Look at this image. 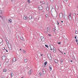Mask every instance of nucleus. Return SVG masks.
I'll return each instance as SVG.
<instances>
[{
    "mask_svg": "<svg viewBox=\"0 0 78 78\" xmlns=\"http://www.w3.org/2000/svg\"><path fill=\"white\" fill-rule=\"evenodd\" d=\"M51 15L53 17H54L53 15L54 16H55V14H56V17H57V15L58 14H57V12L56 11L55 9L52 8L51 9Z\"/></svg>",
    "mask_w": 78,
    "mask_h": 78,
    "instance_id": "nucleus-1",
    "label": "nucleus"
},
{
    "mask_svg": "<svg viewBox=\"0 0 78 78\" xmlns=\"http://www.w3.org/2000/svg\"><path fill=\"white\" fill-rule=\"evenodd\" d=\"M5 41L8 46V47H9V51H11L12 50V47L11 46V44L9 43V41H8V40L6 39Z\"/></svg>",
    "mask_w": 78,
    "mask_h": 78,
    "instance_id": "nucleus-2",
    "label": "nucleus"
},
{
    "mask_svg": "<svg viewBox=\"0 0 78 78\" xmlns=\"http://www.w3.org/2000/svg\"><path fill=\"white\" fill-rule=\"evenodd\" d=\"M41 39L42 42H44L45 40V37H41Z\"/></svg>",
    "mask_w": 78,
    "mask_h": 78,
    "instance_id": "nucleus-3",
    "label": "nucleus"
},
{
    "mask_svg": "<svg viewBox=\"0 0 78 78\" xmlns=\"http://www.w3.org/2000/svg\"><path fill=\"white\" fill-rule=\"evenodd\" d=\"M3 40L1 38H0V45H2L3 44Z\"/></svg>",
    "mask_w": 78,
    "mask_h": 78,
    "instance_id": "nucleus-4",
    "label": "nucleus"
},
{
    "mask_svg": "<svg viewBox=\"0 0 78 78\" xmlns=\"http://www.w3.org/2000/svg\"><path fill=\"white\" fill-rule=\"evenodd\" d=\"M64 19H65L66 20L68 19V16H67L66 15H64Z\"/></svg>",
    "mask_w": 78,
    "mask_h": 78,
    "instance_id": "nucleus-5",
    "label": "nucleus"
},
{
    "mask_svg": "<svg viewBox=\"0 0 78 78\" xmlns=\"http://www.w3.org/2000/svg\"><path fill=\"white\" fill-rule=\"evenodd\" d=\"M59 17L60 18L62 19V18L63 17V15H62V13L60 14L59 15Z\"/></svg>",
    "mask_w": 78,
    "mask_h": 78,
    "instance_id": "nucleus-6",
    "label": "nucleus"
},
{
    "mask_svg": "<svg viewBox=\"0 0 78 78\" xmlns=\"http://www.w3.org/2000/svg\"><path fill=\"white\" fill-rule=\"evenodd\" d=\"M6 59V57L5 55H4L2 57V59L3 60H5Z\"/></svg>",
    "mask_w": 78,
    "mask_h": 78,
    "instance_id": "nucleus-7",
    "label": "nucleus"
},
{
    "mask_svg": "<svg viewBox=\"0 0 78 78\" xmlns=\"http://www.w3.org/2000/svg\"><path fill=\"white\" fill-rule=\"evenodd\" d=\"M43 8L42 6H39L38 7V9L39 10H42V9Z\"/></svg>",
    "mask_w": 78,
    "mask_h": 78,
    "instance_id": "nucleus-8",
    "label": "nucleus"
},
{
    "mask_svg": "<svg viewBox=\"0 0 78 78\" xmlns=\"http://www.w3.org/2000/svg\"><path fill=\"white\" fill-rule=\"evenodd\" d=\"M69 19L70 20H72V16H71L70 15L69 16Z\"/></svg>",
    "mask_w": 78,
    "mask_h": 78,
    "instance_id": "nucleus-9",
    "label": "nucleus"
},
{
    "mask_svg": "<svg viewBox=\"0 0 78 78\" xmlns=\"http://www.w3.org/2000/svg\"><path fill=\"white\" fill-rule=\"evenodd\" d=\"M48 58H51V55H50V54H48Z\"/></svg>",
    "mask_w": 78,
    "mask_h": 78,
    "instance_id": "nucleus-10",
    "label": "nucleus"
},
{
    "mask_svg": "<svg viewBox=\"0 0 78 78\" xmlns=\"http://www.w3.org/2000/svg\"><path fill=\"white\" fill-rule=\"evenodd\" d=\"M23 19L24 20H27V16H24L23 17Z\"/></svg>",
    "mask_w": 78,
    "mask_h": 78,
    "instance_id": "nucleus-11",
    "label": "nucleus"
},
{
    "mask_svg": "<svg viewBox=\"0 0 78 78\" xmlns=\"http://www.w3.org/2000/svg\"><path fill=\"white\" fill-rule=\"evenodd\" d=\"M49 46H50V47L51 48V51H52V48H51V47H54L53 46L50 45Z\"/></svg>",
    "mask_w": 78,
    "mask_h": 78,
    "instance_id": "nucleus-12",
    "label": "nucleus"
},
{
    "mask_svg": "<svg viewBox=\"0 0 78 78\" xmlns=\"http://www.w3.org/2000/svg\"><path fill=\"white\" fill-rule=\"evenodd\" d=\"M32 70L31 69H30V70L29 72V75H31V71Z\"/></svg>",
    "mask_w": 78,
    "mask_h": 78,
    "instance_id": "nucleus-13",
    "label": "nucleus"
},
{
    "mask_svg": "<svg viewBox=\"0 0 78 78\" xmlns=\"http://www.w3.org/2000/svg\"><path fill=\"white\" fill-rule=\"evenodd\" d=\"M13 61L14 62H16V61H17V59H16V58H14L13 59Z\"/></svg>",
    "mask_w": 78,
    "mask_h": 78,
    "instance_id": "nucleus-14",
    "label": "nucleus"
},
{
    "mask_svg": "<svg viewBox=\"0 0 78 78\" xmlns=\"http://www.w3.org/2000/svg\"><path fill=\"white\" fill-rule=\"evenodd\" d=\"M54 62H55V63H58V61L56 59H55L54 60Z\"/></svg>",
    "mask_w": 78,
    "mask_h": 78,
    "instance_id": "nucleus-15",
    "label": "nucleus"
},
{
    "mask_svg": "<svg viewBox=\"0 0 78 78\" xmlns=\"http://www.w3.org/2000/svg\"><path fill=\"white\" fill-rule=\"evenodd\" d=\"M11 75L12 77V76H13V75H14V73H12V72L11 73Z\"/></svg>",
    "mask_w": 78,
    "mask_h": 78,
    "instance_id": "nucleus-16",
    "label": "nucleus"
},
{
    "mask_svg": "<svg viewBox=\"0 0 78 78\" xmlns=\"http://www.w3.org/2000/svg\"><path fill=\"white\" fill-rule=\"evenodd\" d=\"M47 61L45 62L44 63V64L45 66H45H46V65H47Z\"/></svg>",
    "mask_w": 78,
    "mask_h": 78,
    "instance_id": "nucleus-17",
    "label": "nucleus"
},
{
    "mask_svg": "<svg viewBox=\"0 0 78 78\" xmlns=\"http://www.w3.org/2000/svg\"><path fill=\"white\" fill-rule=\"evenodd\" d=\"M29 19H30V20L32 19V16H29Z\"/></svg>",
    "mask_w": 78,
    "mask_h": 78,
    "instance_id": "nucleus-18",
    "label": "nucleus"
},
{
    "mask_svg": "<svg viewBox=\"0 0 78 78\" xmlns=\"http://www.w3.org/2000/svg\"><path fill=\"white\" fill-rule=\"evenodd\" d=\"M39 75H40V76H42V73H40Z\"/></svg>",
    "mask_w": 78,
    "mask_h": 78,
    "instance_id": "nucleus-19",
    "label": "nucleus"
},
{
    "mask_svg": "<svg viewBox=\"0 0 78 78\" xmlns=\"http://www.w3.org/2000/svg\"><path fill=\"white\" fill-rule=\"evenodd\" d=\"M46 10L47 11H49V7H47L46 8Z\"/></svg>",
    "mask_w": 78,
    "mask_h": 78,
    "instance_id": "nucleus-20",
    "label": "nucleus"
},
{
    "mask_svg": "<svg viewBox=\"0 0 78 78\" xmlns=\"http://www.w3.org/2000/svg\"><path fill=\"white\" fill-rule=\"evenodd\" d=\"M42 72H43V74H45V73H44V72H45V71L44 69L42 70Z\"/></svg>",
    "mask_w": 78,
    "mask_h": 78,
    "instance_id": "nucleus-21",
    "label": "nucleus"
},
{
    "mask_svg": "<svg viewBox=\"0 0 78 78\" xmlns=\"http://www.w3.org/2000/svg\"><path fill=\"white\" fill-rule=\"evenodd\" d=\"M24 62H27V59H25L24 60Z\"/></svg>",
    "mask_w": 78,
    "mask_h": 78,
    "instance_id": "nucleus-22",
    "label": "nucleus"
},
{
    "mask_svg": "<svg viewBox=\"0 0 78 78\" xmlns=\"http://www.w3.org/2000/svg\"><path fill=\"white\" fill-rule=\"evenodd\" d=\"M47 30L48 31H50V28L48 27L47 28Z\"/></svg>",
    "mask_w": 78,
    "mask_h": 78,
    "instance_id": "nucleus-23",
    "label": "nucleus"
},
{
    "mask_svg": "<svg viewBox=\"0 0 78 78\" xmlns=\"http://www.w3.org/2000/svg\"><path fill=\"white\" fill-rule=\"evenodd\" d=\"M9 22H10V23H11V22H12L11 21V19H9Z\"/></svg>",
    "mask_w": 78,
    "mask_h": 78,
    "instance_id": "nucleus-24",
    "label": "nucleus"
},
{
    "mask_svg": "<svg viewBox=\"0 0 78 78\" xmlns=\"http://www.w3.org/2000/svg\"><path fill=\"white\" fill-rule=\"evenodd\" d=\"M50 1L52 2L53 3L55 2V0H50Z\"/></svg>",
    "mask_w": 78,
    "mask_h": 78,
    "instance_id": "nucleus-25",
    "label": "nucleus"
},
{
    "mask_svg": "<svg viewBox=\"0 0 78 78\" xmlns=\"http://www.w3.org/2000/svg\"><path fill=\"white\" fill-rule=\"evenodd\" d=\"M55 48H53V52H54V53H55V52H56V50H55V49H54Z\"/></svg>",
    "mask_w": 78,
    "mask_h": 78,
    "instance_id": "nucleus-26",
    "label": "nucleus"
},
{
    "mask_svg": "<svg viewBox=\"0 0 78 78\" xmlns=\"http://www.w3.org/2000/svg\"><path fill=\"white\" fill-rule=\"evenodd\" d=\"M20 39H21V40H22V41H23V37H20Z\"/></svg>",
    "mask_w": 78,
    "mask_h": 78,
    "instance_id": "nucleus-27",
    "label": "nucleus"
},
{
    "mask_svg": "<svg viewBox=\"0 0 78 78\" xmlns=\"http://www.w3.org/2000/svg\"><path fill=\"white\" fill-rule=\"evenodd\" d=\"M49 70H50V71H51V69H52V68H51V67H50V66H49Z\"/></svg>",
    "mask_w": 78,
    "mask_h": 78,
    "instance_id": "nucleus-28",
    "label": "nucleus"
},
{
    "mask_svg": "<svg viewBox=\"0 0 78 78\" xmlns=\"http://www.w3.org/2000/svg\"><path fill=\"white\" fill-rule=\"evenodd\" d=\"M75 33H76V34H78V30H76Z\"/></svg>",
    "mask_w": 78,
    "mask_h": 78,
    "instance_id": "nucleus-29",
    "label": "nucleus"
},
{
    "mask_svg": "<svg viewBox=\"0 0 78 78\" xmlns=\"http://www.w3.org/2000/svg\"><path fill=\"white\" fill-rule=\"evenodd\" d=\"M27 2L28 3H30V0H28L27 1Z\"/></svg>",
    "mask_w": 78,
    "mask_h": 78,
    "instance_id": "nucleus-30",
    "label": "nucleus"
},
{
    "mask_svg": "<svg viewBox=\"0 0 78 78\" xmlns=\"http://www.w3.org/2000/svg\"><path fill=\"white\" fill-rule=\"evenodd\" d=\"M45 16L46 17H48V14H46Z\"/></svg>",
    "mask_w": 78,
    "mask_h": 78,
    "instance_id": "nucleus-31",
    "label": "nucleus"
},
{
    "mask_svg": "<svg viewBox=\"0 0 78 78\" xmlns=\"http://www.w3.org/2000/svg\"><path fill=\"white\" fill-rule=\"evenodd\" d=\"M45 46L46 47H47V48H48V45L46 44L45 45Z\"/></svg>",
    "mask_w": 78,
    "mask_h": 78,
    "instance_id": "nucleus-32",
    "label": "nucleus"
},
{
    "mask_svg": "<svg viewBox=\"0 0 78 78\" xmlns=\"http://www.w3.org/2000/svg\"><path fill=\"white\" fill-rule=\"evenodd\" d=\"M0 17H1V18H2V20H3V17L1 15H0Z\"/></svg>",
    "mask_w": 78,
    "mask_h": 78,
    "instance_id": "nucleus-33",
    "label": "nucleus"
},
{
    "mask_svg": "<svg viewBox=\"0 0 78 78\" xmlns=\"http://www.w3.org/2000/svg\"><path fill=\"white\" fill-rule=\"evenodd\" d=\"M3 71L4 72H6V69H4Z\"/></svg>",
    "mask_w": 78,
    "mask_h": 78,
    "instance_id": "nucleus-34",
    "label": "nucleus"
},
{
    "mask_svg": "<svg viewBox=\"0 0 78 78\" xmlns=\"http://www.w3.org/2000/svg\"><path fill=\"white\" fill-rule=\"evenodd\" d=\"M76 42H77V43H78V40H77V39L76 40Z\"/></svg>",
    "mask_w": 78,
    "mask_h": 78,
    "instance_id": "nucleus-35",
    "label": "nucleus"
},
{
    "mask_svg": "<svg viewBox=\"0 0 78 78\" xmlns=\"http://www.w3.org/2000/svg\"><path fill=\"white\" fill-rule=\"evenodd\" d=\"M56 24H57V25H59V22H57Z\"/></svg>",
    "mask_w": 78,
    "mask_h": 78,
    "instance_id": "nucleus-36",
    "label": "nucleus"
},
{
    "mask_svg": "<svg viewBox=\"0 0 78 78\" xmlns=\"http://www.w3.org/2000/svg\"><path fill=\"white\" fill-rule=\"evenodd\" d=\"M78 19V18H76V17H75V20H76Z\"/></svg>",
    "mask_w": 78,
    "mask_h": 78,
    "instance_id": "nucleus-37",
    "label": "nucleus"
},
{
    "mask_svg": "<svg viewBox=\"0 0 78 78\" xmlns=\"http://www.w3.org/2000/svg\"><path fill=\"white\" fill-rule=\"evenodd\" d=\"M0 13H1V14H2V11L1 10H0Z\"/></svg>",
    "mask_w": 78,
    "mask_h": 78,
    "instance_id": "nucleus-38",
    "label": "nucleus"
},
{
    "mask_svg": "<svg viewBox=\"0 0 78 78\" xmlns=\"http://www.w3.org/2000/svg\"><path fill=\"white\" fill-rule=\"evenodd\" d=\"M23 53H25V52H26V51H25V50H23Z\"/></svg>",
    "mask_w": 78,
    "mask_h": 78,
    "instance_id": "nucleus-39",
    "label": "nucleus"
},
{
    "mask_svg": "<svg viewBox=\"0 0 78 78\" xmlns=\"http://www.w3.org/2000/svg\"><path fill=\"white\" fill-rule=\"evenodd\" d=\"M73 16H75V15H76V14L75 13H73Z\"/></svg>",
    "mask_w": 78,
    "mask_h": 78,
    "instance_id": "nucleus-40",
    "label": "nucleus"
},
{
    "mask_svg": "<svg viewBox=\"0 0 78 78\" xmlns=\"http://www.w3.org/2000/svg\"><path fill=\"white\" fill-rule=\"evenodd\" d=\"M48 35L49 36H51V35L50 34H48Z\"/></svg>",
    "mask_w": 78,
    "mask_h": 78,
    "instance_id": "nucleus-41",
    "label": "nucleus"
},
{
    "mask_svg": "<svg viewBox=\"0 0 78 78\" xmlns=\"http://www.w3.org/2000/svg\"><path fill=\"white\" fill-rule=\"evenodd\" d=\"M61 44V42H59L58 43V44Z\"/></svg>",
    "mask_w": 78,
    "mask_h": 78,
    "instance_id": "nucleus-42",
    "label": "nucleus"
},
{
    "mask_svg": "<svg viewBox=\"0 0 78 78\" xmlns=\"http://www.w3.org/2000/svg\"><path fill=\"white\" fill-rule=\"evenodd\" d=\"M67 0H65V1L66 2H67Z\"/></svg>",
    "mask_w": 78,
    "mask_h": 78,
    "instance_id": "nucleus-43",
    "label": "nucleus"
},
{
    "mask_svg": "<svg viewBox=\"0 0 78 78\" xmlns=\"http://www.w3.org/2000/svg\"><path fill=\"white\" fill-rule=\"evenodd\" d=\"M76 36L75 37V39H76Z\"/></svg>",
    "mask_w": 78,
    "mask_h": 78,
    "instance_id": "nucleus-44",
    "label": "nucleus"
},
{
    "mask_svg": "<svg viewBox=\"0 0 78 78\" xmlns=\"http://www.w3.org/2000/svg\"><path fill=\"white\" fill-rule=\"evenodd\" d=\"M61 62H63V61H62H62L61 60Z\"/></svg>",
    "mask_w": 78,
    "mask_h": 78,
    "instance_id": "nucleus-45",
    "label": "nucleus"
},
{
    "mask_svg": "<svg viewBox=\"0 0 78 78\" xmlns=\"http://www.w3.org/2000/svg\"><path fill=\"white\" fill-rule=\"evenodd\" d=\"M44 3H45V2H43V4H44Z\"/></svg>",
    "mask_w": 78,
    "mask_h": 78,
    "instance_id": "nucleus-46",
    "label": "nucleus"
},
{
    "mask_svg": "<svg viewBox=\"0 0 78 78\" xmlns=\"http://www.w3.org/2000/svg\"><path fill=\"white\" fill-rule=\"evenodd\" d=\"M6 51V52H8V50H5Z\"/></svg>",
    "mask_w": 78,
    "mask_h": 78,
    "instance_id": "nucleus-47",
    "label": "nucleus"
},
{
    "mask_svg": "<svg viewBox=\"0 0 78 78\" xmlns=\"http://www.w3.org/2000/svg\"><path fill=\"white\" fill-rule=\"evenodd\" d=\"M70 62H73V60H71V61H70Z\"/></svg>",
    "mask_w": 78,
    "mask_h": 78,
    "instance_id": "nucleus-48",
    "label": "nucleus"
},
{
    "mask_svg": "<svg viewBox=\"0 0 78 78\" xmlns=\"http://www.w3.org/2000/svg\"><path fill=\"white\" fill-rule=\"evenodd\" d=\"M61 22H62V23H63V21H62Z\"/></svg>",
    "mask_w": 78,
    "mask_h": 78,
    "instance_id": "nucleus-49",
    "label": "nucleus"
},
{
    "mask_svg": "<svg viewBox=\"0 0 78 78\" xmlns=\"http://www.w3.org/2000/svg\"><path fill=\"white\" fill-rule=\"evenodd\" d=\"M53 31H54V32H55V30H53Z\"/></svg>",
    "mask_w": 78,
    "mask_h": 78,
    "instance_id": "nucleus-50",
    "label": "nucleus"
},
{
    "mask_svg": "<svg viewBox=\"0 0 78 78\" xmlns=\"http://www.w3.org/2000/svg\"><path fill=\"white\" fill-rule=\"evenodd\" d=\"M1 78H5V77H1Z\"/></svg>",
    "mask_w": 78,
    "mask_h": 78,
    "instance_id": "nucleus-51",
    "label": "nucleus"
},
{
    "mask_svg": "<svg viewBox=\"0 0 78 78\" xmlns=\"http://www.w3.org/2000/svg\"><path fill=\"white\" fill-rule=\"evenodd\" d=\"M43 55V54H41V56H42Z\"/></svg>",
    "mask_w": 78,
    "mask_h": 78,
    "instance_id": "nucleus-52",
    "label": "nucleus"
},
{
    "mask_svg": "<svg viewBox=\"0 0 78 78\" xmlns=\"http://www.w3.org/2000/svg\"><path fill=\"white\" fill-rule=\"evenodd\" d=\"M20 50H22V49H20Z\"/></svg>",
    "mask_w": 78,
    "mask_h": 78,
    "instance_id": "nucleus-53",
    "label": "nucleus"
},
{
    "mask_svg": "<svg viewBox=\"0 0 78 78\" xmlns=\"http://www.w3.org/2000/svg\"><path fill=\"white\" fill-rule=\"evenodd\" d=\"M12 2V0H11Z\"/></svg>",
    "mask_w": 78,
    "mask_h": 78,
    "instance_id": "nucleus-54",
    "label": "nucleus"
},
{
    "mask_svg": "<svg viewBox=\"0 0 78 78\" xmlns=\"http://www.w3.org/2000/svg\"><path fill=\"white\" fill-rule=\"evenodd\" d=\"M77 25H78V23H76Z\"/></svg>",
    "mask_w": 78,
    "mask_h": 78,
    "instance_id": "nucleus-55",
    "label": "nucleus"
},
{
    "mask_svg": "<svg viewBox=\"0 0 78 78\" xmlns=\"http://www.w3.org/2000/svg\"><path fill=\"white\" fill-rule=\"evenodd\" d=\"M44 11H42V12H44Z\"/></svg>",
    "mask_w": 78,
    "mask_h": 78,
    "instance_id": "nucleus-56",
    "label": "nucleus"
},
{
    "mask_svg": "<svg viewBox=\"0 0 78 78\" xmlns=\"http://www.w3.org/2000/svg\"><path fill=\"white\" fill-rule=\"evenodd\" d=\"M65 55H66V53H64Z\"/></svg>",
    "mask_w": 78,
    "mask_h": 78,
    "instance_id": "nucleus-57",
    "label": "nucleus"
},
{
    "mask_svg": "<svg viewBox=\"0 0 78 78\" xmlns=\"http://www.w3.org/2000/svg\"><path fill=\"white\" fill-rule=\"evenodd\" d=\"M1 66V65H0V67Z\"/></svg>",
    "mask_w": 78,
    "mask_h": 78,
    "instance_id": "nucleus-58",
    "label": "nucleus"
},
{
    "mask_svg": "<svg viewBox=\"0 0 78 78\" xmlns=\"http://www.w3.org/2000/svg\"><path fill=\"white\" fill-rule=\"evenodd\" d=\"M28 68H29V67H27V69H28Z\"/></svg>",
    "mask_w": 78,
    "mask_h": 78,
    "instance_id": "nucleus-59",
    "label": "nucleus"
},
{
    "mask_svg": "<svg viewBox=\"0 0 78 78\" xmlns=\"http://www.w3.org/2000/svg\"><path fill=\"white\" fill-rule=\"evenodd\" d=\"M77 45H78V43H77Z\"/></svg>",
    "mask_w": 78,
    "mask_h": 78,
    "instance_id": "nucleus-60",
    "label": "nucleus"
},
{
    "mask_svg": "<svg viewBox=\"0 0 78 78\" xmlns=\"http://www.w3.org/2000/svg\"><path fill=\"white\" fill-rule=\"evenodd\" d=\"M60 51V52H61V53H62V52H61V51Z\"/></svg>",
    "mask_w": 78,
    "mask_h": 78,
    "instance_id": "nucleus-61",
    "label": "nucleus"
},
{
    "mask_svg": "<svg viewBox=\"0 0 78 78\" xmlns=\"http://www.w3.org/2000/svg\"><path fill=\"white\" fill-rule=\"evenodd\" d=\"M60 51V52H61V53H62V52H61V51Z\"/></svg>",
    "mask_w": 78,
    "mask_h": 78,
    "instance_id": "nucleus-62",
    "label": "nucleus"
},
{
    "mask_svg": "<svg viewBox=\"0 0 78 78\" xmlns=\"http://www.w3.org/2000/svg\"><path fill=\"white\" fill-rule=\"evenodd\" d=\"M41 2H41H41H41Z\"/></svg>",
    "mask_w": 78,
    "mask_h": 78,
    "instance_id": "nucleus-63",
    "label": "nucleus"
},
{
    "mask_svg": "<svg viewBox=\"0 0 78 78\" xmlns=\"http://www.w3.org/2000/svg\"><path fill=\"white\" fill-rule=\"evenodd\" d=\"M77 15H78V14H77Z\"/></svg>",
    "mask_w": 78,
    "mask_h": 78,
    "instance_id": "nucleus-64",
    "label": "nucleus"
}]
</instances>
